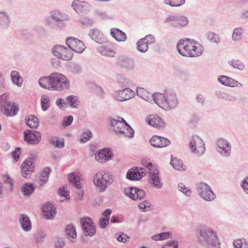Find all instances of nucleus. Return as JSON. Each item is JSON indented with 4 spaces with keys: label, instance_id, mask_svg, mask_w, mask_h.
Here are the masks:
<instances>
[{
    "label": "nucleus",
    "instance_id": "1",
    "mask_svg": "<svg viewBox=\"0 0 248 248\" xmlns=\"http://www.w3.org/2000/svg\"><path fill=\"white\" fill-rule=\"evenodd\" d=\"M38 83L41 87L49 91L61 92L70 89V83L68 78L60 73H54L49 76L41 78Z\"/></svg>",
    "mask_w": 248,
    "mask_h": 248
},
{
    "label": "nucleus",
    "instance_id": "2",
    "mask_svg": "<svg viewBox=\"0 0 248 248\" xmlns=\"http://www.w3.org/2000/svg\"><path fill=\"white\" fill-rule=\"evenodd\" d=\"M177 49L181 55L187 57H198L203 51V48L199 43L189 39L180 40Z\"/></svg>",
    "mask_w": 248,
    "mask_h": 248
},
{
    "label": "nucleus",
    "instance_id": "3",
    "mask_svg": "<svg viewBox=\"0 0 248 248\" xmlns=\"http://www.w3.org/2000/svg\"><path fill=\"white\" fill-rule=\"evenodd\" d=\"M155 103L164 110H169L178 106L179 100L174 91L167 90L164 93H155Z\"/></svg>",
    "mask_w": 248,
    "mask_h": 248
},
{
    "label": "nucleus",
    "instance_id": "4",
    "mask_svg": "<svg viewBox=\"0 0 248 248\" xmlns=\"http://www.w3.org/2000/svg\"><path fill=\"white\" fill-rule=\"evenodd\" d=\"M198 234L199 241L203 245H207L210 248L219 247L220 243L217 233L212 228L201 227Z\"/></svg>",
    "mask_w": 248,
    "mask_h": 248
},
{
    "label": "nucleus",
    "instance_id": "5",
    "mask_svg": "<svg viewBox=\"0 0 248 248\" xmlns=\"http://www.w3.org/2000/svg\"><path fill=\"white\" fill-rule=\"evenodd\" d=\"M113 175L110 172L105 170H101L97 172L93 179L94 185L99 188L100 192L105 191L108 186L113 182Z\"/></svg>",
    "mask_w": 248,
    "mask_h": 248
},
{
    "label": "nucleus",
    "instance_id": "6",
    "mask_svg": "<svg viewBox=\"0 0 248 248\" xmlns=\"http://www.w3.org/2000/svg\"><path fill=\"white\" fill-rule=\"evenodd\" d=\"M8 94L3 93L0 96V108L6 117H12L17 114L19 111L18 105L8 100Z\"/></svg>",
    "mask_w": 248,
    "mask_h": 248
},
{
    "label": "nucleus",
    "instance_id": "7",
    "mask_svg": "<svg viewBox=\"0 0 248 248\" xmlns=\"http://www.w3.org/2000/svg\"><path fill=\"white\" fill-rule=\"evenodd\" d=\"M189 149L193 154L201 156L205 151L204 142L199 136L193 135L190 140Z\"/></svg>",
    "mask_w": 248,
    "mask_h": 248
},
{
    "label": "nucleus",
    "instance_id": "8",
    "mask_svg": "<svg viewBox=\"0 0 248 248\" xmlns=\"http://www.w3.org/2000/svg\"><path fill=\"white\" fill-rule=\"evenodd\" d=\"M197 190L199 196L206 201H212L216 197L211 187L204 182H200L198 184Z\"/></svg>",
    "mask_w": 248,
    "mask_h": 248
},
{
    "label": "nucleus",
    "instance_id": "9",
    "mask_svg": "<svg viewBox=\"0 0 248 248\" xmlns=\"http://www.w3.org/2000/svg\"><path fill=\"white\" fill-rule=\"evenodd\" d=\"M53 55L62 60L70 61L74 56L73 51L63 46L56 45L52 49Z\"/></svg>",
    "mask_w": 248,
    "mask_h": 248
},
{
    "label": "nucleus",
    "instance_id": "10",
    "mask_svg": "<svg viewBox=\"0 0 248 248\" xmlns=\"http://www.w3.org/2000/svg\"><path fill=\"white\" fill-rule=\"evenodd\" d=\"M84 234L86 236H92L96 232L95 226L92 219L89 217L81 218L80 219Z\"/></svg>",
    "mask_w": 248,
    "mask_h": 248
},
{
    "label": "nucleus",
    "instance_id": "11",
    "mask_svg": "<svg viewBox=\"0 0 248 248\" xmlns=\"http://www.w3.org/2000/svg\"><path fill=\"white\" fill-rule=\"evenodd\" d=\"M66 44L73 51L78 53H82L86 48L84 44L81 41L71 36L67 37Z\"/></svg>",
    "mask_w": 248,
    "mask_h": 248
},
{
    "label": "nucleus",
    "instance_id": "12",
    "mask_svg": "<svg viewBox=\"0 0 248 248\" xmlns=\"http://www.w3.org/2000/svg\"><path fill=\"white\" fill-rule=\"evenodd\" d=\"M217 151L224 156H229L231 153V145L230 143L223 138L218 139L216 141Z\"/></svg>",
    "mask_w": 248,
    "mask_h": 248
},
{
    "label": "nucleus",
    "instance_id": "13",
    "mask_svg": "<svg viewBox=\"0 0 248 248\" xmlns=\"http://www.w3.org/2000/svg\"><path fill=\"white\" fill-rule=\"evenodd\" d=\"M24 139L29 144H37L41 140V133L37 131L27 130L24 132Z\"/></svg>",
    "mask_w": 248,
    "mask_h": 248
},
{
    "label": "nucleus",
    "instance_id": "14",
    "mask_svg": "<svg viewBox=\"0 0 248 248\" xmlns=\"http://www.w3.org/2000/svg\"><path fill=\"white\" fill-rule=\"evenodd\" d=\"M124 193L133 200H141L144 197L145 193L141 189L136 187H128L124 189Z\"/></svg>",
    "mask_w": 248,
    "mask_h": 248
},
{
    "label": "nucleus",
    "instance_id": "15",
    "mask_svg": "<svg viewBox=\"0 0 248 248\" xmlns=\"http://www.w3.org/2000/svg\"><path fill=\"white\" fill-rule=\"evenodd\" d=\"M34 168L32 158H28L22 164L21 171L24 178H29L31 176V173L33 171Z\"/></svg>",
    "mask_w": 248,
    "mask_h": 248
},
{
    "label": "nucleus",
    "instance_id": "16",
    "mask_svg": "<svg viewBox=\"0 0 248 248\" xmlns=\"http://www.w3.org/2000/svg\"><path fill=\"white\" fill-rule=\"evenodd\" d=\"M150 144L157 148H163L167 146L170 144V141L164 137L154 135L150 140Z\"/></svg>",
    "mask_w": 248,
    "mask_h": 248
},
{
    "label": "nucleus",
    "instance_id": "17",
    "mask_svg": "<svg viewBox=\"0 0 248 248\" xmlns=\"http://www.w3.org/2000/svg\"><path fill=\"white\" fill-rule=\"evenodd\" d=\"M113 155L110 150L109 148H106L96 153L95 155V157L99 162L104 163L111 159Z\"/></svg>",
    "mask_w": 248,
    "mask_h": 248
},
{
    "label": "nucleus",
    "instance_id": "18",
    "mask_svg": "<svg viewBox=\"0 0 248 248\" xmlns=\"http://www.w3.org/2000/svg\"><path fill=\"white\" fill-rule=\"evenodd\" d=\"M135 92L129 88L118 91L115 98L120 101L128 100L134 96Z\"/></svg>",
    "mask_w": 248,
    "mask_h": 248
},
{
    "label": "nucleus",
    "instance_id": "19",
    "mask_svg": "<svg viewBox=\"0 0 248 248\" xmlns=\"http://www.w3.org/2000/svg\"><path fill=\"white\" fill-rule=\"evenodd\" d=\"M218 81L222 85L230 87H237L241 88L242 84L237 80L226 76H219Z\"/></svg>",
    "mask_w": 248,
    "mask_h": 248
},
{
    "label": "nucleus",
    "instance_id": "20",
    "mask_svg": "<svg viewBox=\"0 0 248 248\" xmlns=\"http://www.w3.org/2000/svg\"><path fill=\"white\" fill-rule=\"evenodd\" d=\"M72 6L76 12L79 14L89 11L90 5L86 2L76 0L72 3Z\"/></svg>",
    "mask_w": 248,
    "mask_h": 248
},
{
    "label": "nucleus",
    "instance_id": "21",
    "mask_svg": "<svg viewBox=\"0 0 248 248\" xmlns=\"http://www.w3.org/2000/svg\"><path fill=\"white\" fill-rule=\"evenodd\" d=\"M147 121L149 124L158 129L163 128L165 126L164 121L156 115H149Z\"/></svg>",
    "mask_w": 248,
    "mask_h": 248
},
{
    "label": "nucleus",
    "instance_id": "22",
    "mask_svg": "<svg viewBox=\"0 0 248 248\" xmlns=\"http://www.w3.org/2000/svg\"><path fill=\"white\" fill-rule=\"evenodd\" d=\"M119 120L113 118L109 119V124L113 127V130L115 132L121 134L123 127L126 124V121L122 118L119 117Z\"/></svg>",
    "mask_w": 248,
    "mask_h": 248
},
{
    "label": "nucleus",
    "instance_id": "23",
    "mask_svg": "<svg viewBox=\"0 0 248 248\" xmlns=\"http://www.w3.org/2000/svg\"><path fill=\"white\" fill-rule=\"evenodd\" d=\"M136 93L137 95L143 100L150 102L153 100L155 102V93L154 94L150 93L141 87H137Z\"/></svg>",
    "mask_w": 248,
    "mask_h": 248
},
{
    "label": "nucleus",
    "instance_id": "24",
    "mask_svg": "<svg viewBox=\"0 0 248 248\" xmlns=\"http://www.w3.org/2000/svg\"><path fill=\"white\" fill-rule=\"evenodd\" d=\"M97 50L98 53L106 57H114L116 53L115 47L111 45L101 46Z\"/></svg>",
    "mask_w": 248,
    "mask_h": 248
},
{
    "label": "nucleus",
    "instance_id": "25",
    "mask_svg": "<svg viewBox=\"0 0 248 248\" xmlns=\"http://www.w3.org/2000/svg\"><path fill=\"white\" fill-rule=\"evenodd\" d=\"M150 183L153 185L154 187L157 189H160L163 186V183L161 182L159 176V171L157 169H155L153 173L150 174Z\"/></svg>",
    "mask_w": 248,
    "mask_h": 248
},
{
    "label": "nucleus",
    "instance_id": "26",
    "mask_svg": "<svg viewBox=\"0 0 248 248\" xmlns=\"http://www.w3.org/2000/svg\"><path fill=\"white\" fill-rule=\"evenodd\" d=\"M56 208L52 203L47 202L43 207L42 211L47 219H52L56 214Z\"/></svg>",
    "mask_w": 248,
    "mask_h": 248
},
{
    "label": "nucleus",
    "instance_id": "27",
    "mask_svg": "<svg viewBox=\"0 0 248 248\" xmlns=\"http://www.w3.org/2000/svg\"><path fill=\"white\" fill-rule=\"evenodd\" d=\"M19 222L24 231L28 232L31 230V221L27 215L25 214H21L20 217L19 218Z\"/></svg>",
    "mask_w": 248,
    "mask_h": 248
},
{
    "label": "nucleus",
    "instance_id": "28",
    "mask_svg": "<svg viewBox=\"0 0 248 248\" xmlns=\"http://www.w3.org/2000/svg\"><path fill=\"white\" fill-rule=\"evenodd\" d=\"M110 35L116 40L119 42L124 41L126 39L125 33L117 28L111 29L110 30Z\"/></svg>",
    "mask_w": 248,
    "mask_h": 248
},
{
    "label": "nucleus",
    "instance_id": "29",
    "mask_svg": "<svg viewBox=\"0 0 248 248\" xmlns=\"http://www.w3.org/2000/svg\"><path fill=\"white\" fill-rule=\"evenodd\" d=\"M67 70L73 74H78L82 72L83 68L78 63H66Z\"/></svg>",
    "mask_w": 248,
    "mask_h": 248
},
{
    "label": "nucleus",
    "instance_id": "30",
    "mask_svg": "<svg viewBox=\"0 0 248 248\" xmlns=\"http://www.w3.org/2000/svg\"><path fill=\"white\" fill-rule=\"evenodd\" d=\"M35 187L33 184L27 183L24 184L21 187V190L22 194L27 197H29L35 190Z\"/></svg>",
    "mask_w": 248,
    "mask_h": 248
},
{
    "label": "nucleus",
    "instance_id": "31",
    "mask_svg": "<svg viewBox=\"0 0 248 248\" xmlns=\"http://www.w3.org/2000/svg\"><path fill=\"white\" fill-rule=\"evenodd\" d=\"M26 123L31 128H37L39 125L38 119L34 115H29L26 119Z\"/></svg>",
    "mask_w": 248,
    "mask_h": 248
},
{
    "label": "nucleus",
    "instance_id": "32",
    "mask_svg": "<svg viewBox=\"0 0 248 248\" xmlns=\"http://www.w3.org/2000/svg\"><path fill=\"white\" fill-rule=\"evenodd\" d=\"M92 38L99 43H102L104 41V36L102 32L97 29H94L91 33Z\"/></svg>",
    "mask_w": 248,
    "mask_h": 248
},
{
    "label": "nucleus",
    "instance_id": "33",
    "mask_svg": "<svg viewBox=\"0 0 248 248\" xmlns=\"http://www.w3.org/2000/svg\"><path fill=\"white\" fill-rule=\"evenodd\" d=\"M171 156H172L171 155ZM170 164L173 168L178 170H185L186 169V166H184L182 160L177 159L176 158H173L171 157V159Z\"/></svg>",
    "mask_w": 248,
    "mask_h": 248
},
{
    "label": "nucleus",
    "instance_id": "34",
    "mask_svg": "<svg viewBox=\"0 0 248 248\" xmlns=\"http://www.w3.org/2000/svg\"><path fill=\"white\" fill-rule=\"evenodd\" d=\"M68 180L71 184L77 189H80L82 187L81 184L79 180V177L74 173L68 175Z\"/></svg>",
    "mask_w": 248,
    "mask_h": 248
},
{
    "label": "nucleus",
    "instance_id": "35",
    "mask_svg": "<svg viewBox=\"0 0 248 248\" xmlns=\"http://www.w3.org/2000/svg\"><path fill=\"white\" fill-rule=\"evenodd\" d=\"M11 76L13 84L16 85L18 87H21L23 83V79L19 73L16 71H12Z\"/></svg>",
    "mask_w": 248,
    "mask_h": 248
},
{
    "label": "nucleus",
    "instance_id": "36",
    "mask_svg": "<svg viewBox=\"0 0 248 248\" xmlns=\"http://www.w3.org/2000/svg\"><path fill=\"white\" fill-rule=\"evenodd\" d=\"M215 94L218 98H221L228 101L234 102L237 100L236 97L229 95L220 91H216Z\"/></svg>",
    "mask_w": 248,
    "mask_h": 248
},
{
    "label": "nucleus",
    "instance_id": "37",
    "mask_svg": "<svg viewBox=\"0 0 248 248\" xmlns=\"http://www.w3.org/2000/svg\"><path fill=\"white\" fill-rule=\"evenodd\" d=\"M51 169L49 167H46L44 169L43 171L41 173L40 176V185H44L48 181Z\"/></svg>",
    "mask_w": 248,
    "mask_h": 248
},
{
    "label": "nucleus",
    "instance_id": "38",
    "mask_svg": "<svg viewBox=\"0 0 248 248\" xmlns=\"http://www.w3.org/2000/svg\"><path fill=\"white\" fill-rule=\"evenodd\" d=\"M138 170L136 167L135 168H132L130 169L126 173V178L130 180H140V176H139Z\"/></svg>",
    "mask_w": 248,
    "mask_h": 248
},
{
    "label": "nucleus",
    "instance_id": "39",
    "mask_svg": "<svg viewBox=\"0 0 248 248\" xmlns=\"http://www.w3.org/2000/svg\"><path fill=\"white\" fill-rule=\"evenodd\" d=\"M67 104L72 108H78L79 105V101L77 96L71 95L67 97Z\"/></svg>",
    "mask_w": 248,
    "mask_h": 248
},
{
    "label": "nucleus",
    "instance_id": "40",
    "mask_svg": "<svg viewBox=\"0 0 248 248\" xmlns=\"http://www.w3.org/2000/svg\"><path fill=\"white\" fill-rule=\"evenodd\" d=\"M66 235L69 238L75 239L77 238V233L76 232V228L74 225L70 224L67 225L65 229Z\"/></svg>",
    "mask_w": 248,
    "mask_h": 248
},
{
    "label": "nucleus",
    "instance_id": "41",
    "mask_svg": "<svg viewBox=\"0 0 248 248\" xmlns=\"http://www.w3.org/2000/svg\"><path fill=\"white\" fill-rule=\"evenodd\" d=\"M121 134L129 138H133L134 134V130L126 122L125 124Z\"/></svg>",
    "mask_w": 248,
    "mask_h": 248
},
{
    "label": "nucleus",
    "instance_id": "42",
    "mask_svg": "<svg viewBox=\"0 0 248 248\" xmlns=\"http://www.w3.org/2000/svg\"><path fill=\"white\" fill-rule=\"evenodd\" d=\"M233 245L234 248H248V243L244 238L234 240Z\"/></svg>",
    "mask_w": 248,
    "mask_h": 248
},
{
    "label": "nucleus",
    "instance_id": "43",
    "mask_svg": "<svg viewBox=\"0 0 248 248\" xmlns=\"http://www.w3.org/2000/svg\"><path fill=\"white\" fill-rule=\"evenodd\" d=\"M137 48L140 52H146L148 49V44L145 40L143 38L140 39L138 41L137 43Z\"/></svg>",
    "mask_w": 248,
    "mask_h": 248
},
{
    "label": "nucleus",
    "instance_id": "44",
    "mask_svg": "<svg viewBox=\"0 0 248 248\" xmlns=\"http://www.w3.org/2000/svg\"><path fill=\"white\" fill-rule=\"evenodd\" d=\"M188 24V20L186 16L178 17L176 23H172V25L175 27L185 26Z\"/></svg>",
    "mask_w": 248,
    "mask_h": 248
},
{
    "label": "nucleus",
    "instance_id": "45",
    "mask_svg": "<svg viewBox=\"0 0 248 248\" xmlns=\"http://www.w3.org/2000/svg\"><path fill=\"white\" fill-rule=\"evenodd\" d=\"M185 2V0H164L165 3L174 7L180 6L183 5Z\"/></svg>",
    "mask_w": 248,
    "mask_h": 248
},
{
    "label": "nucleus",
    "instance_id": "46",
    "mask_svg": "<svg viewBox=\"0 0 248 248\" xmlns=\"http://www.w3.org/2000/svg\"><path fill=\"white\" fill-rule=\"evenodd\" d=\"M243 30L241 28H236L233 30L232 34V39L234 41H239L242 37Z\"/></svg>",
    "mask_w": 248,
    "mask_h": 248
},
{
    "label": "nucleus",
    "instance_id": "47",
    "mask_svg": "<svg viewBox=\"0 0 248 248\" xmlns=\"http://www.w3.org/2000/svg\"><path fill=\"white\" fill-rule=\"evenodd\" d=\"M178 188L179 191L187 197L190 196L191 192L190 189L186 186L183 183H180L178 185Z\"/></svg>",
    "mask_w": 248,
    "mask_h": 248
},
{
    "label": "nucleus",
    "instance_id": "48",
    "mask_svg": "<svg viewBox=\"0 0 248 248\" xmlns=\"http://www.w3.org/2000/svg\"><path fill=\"white\" fill-rule=\"evenodd\" d=\"M118 66L122 68L123 71H128L134 67L133 63H118Z\"/></svg>",
    "mask_w": 248,
    "mask_h": 248
},
{
    "label": "nucleus",
    "instance_id": "49",
    "mask_svg": "<svg viewBox=\"0 0 248 248\" xmlns=\"http://www.w3.org/2000/svg\"><path fill=\"white\" fill-rule=\"evenodd\" d=\"M56 138H51L50 139V142L52 144L55 145L56 147L59 148H62L64 146V143L63 141L59 140H55Z\"/></svg>",
    "mask_w": 248,
    "mask_h": 248
},
{
    "label": "nucleus",
    "instance_id": "50",
    "mask_svg": "<svg viewBox=\"0 0 248 248\" xmlns=\"http://www.w3.org/2000/svg\"><path fill=\"white\" fill-rule=\"evenodd\" d=\"M142 165L145 166L148 170V173L150 174L153 173L155 169H156L153 166L152 163L151 162H147L146 160H143L142 161Z\"/></svg>",
    "mask_w": 248,
    "mask_h": 248
},
{
    "label": "nucleus",
    "instance_id": "51",
    "mask_svg": "<svg viewBox=\"0 0 248 248\" xmlns=\"http://www.w3.org/2000/svg\"><path fill=\"white\" fill-rule=\"evenodd\" d=\"M55 248H62L65 245V242L63 238L57 237L54 242Z\"/></svg>",
    "mask_w": 248,
    "mask_h": 248
},
{
    "label": "nucleus",
    "instance_id": "52",
    "mask_svg": "<svg viewBox=\"0 0 248 248\" xmlns=\"http://www.w3.org/2000/svg\"><path fill=\"white\" fill-rule=\"evenodd\" d=\"M49 100L46 97H42L41 99V104L43 110L46 111L47 109L49 106Z\"/></svg>",
    "mask_w": 248,
    "mask_h": 248
},
{
    "label": "nucleus",
    "instance_id": "53",
    "mask_svg": "<svg viewBox=\"0 0 248 248\" xmlns=\"http://www.w3.org/2000/svg\"><path fill=\"white\" fill-rule=\"evenodd\" d=\"M92 136V133L89 130H87L82 134L80 140L81 142H86L89 140Z\"/></svg>",
    "mask_w": 248,
    "mask_h": 248
},
{
    "label": "nucleus",
    "instance_id": "54",
    "mask_svg": "<svg viewBox=\"0 0 248 248\" xmlns=\"http://www.w3.org/2000/svg\"><path fill=\"white\" fill-rule=\"evenodd\" d=\"M207 38L208 40L213 43H218L219 41L218 36L214 32H209L207 35Z\"/></svg>",
    "mask_w": 248,
    "mask_h": 248
},
{
    "label": "nucleus",
    "instance_id": "55",
    "mask_svg": "<svg viewBox=\"0 0 248 248\" xmlns=\"http://www.w3.org/2000/svg\"><path fill=\"white\" fill-rule=\"evenodd\" d=\"M178 242L177 241H170L167 242V243L162 247V248H177Z\"/></svg>",
    "mask_w": 248,
    "mask_h": 248
},
{
    "label": "nucleus",
    "instance_id": "56",
    "mask_svg": "<svg viewBox=\"0 0 248 248\" xmlns=\"http://www.w3.org/2000/svg\"><path fill=\"white\" fill-rule=\"evenodd\" d=\"M57 105L61 108L64 109L67 107V104L62 98H60L56 100Z\"/></svg>",
    "mask_w": 248,
    "mask_h": 248
},
{
    "label": "nucleus",
    "instance_id": "57",
    "mask_svg": "<svg viewBox=\"0 0 248 248\" xmlns=\"http://www.w3.org/2000/svg\"><path fill=\"white\" fill-rule=\"evenodd\" d=\"M52 17L58 21L63 20V18L61 13L58 11H53L51 12Z\"/></svg>",
    "mask_w": 248,
    "mask_h": 248
},
{
    "label": "nucleus",
    "instance_id": "58",
    "mask_svg": "<svg viewBox=\"0 0 248 248\" xmlns=\"http://www.w3.org/2000/svg\"><path fill=\"white\" fill-rule=\"evenodd\" d=\"M196 100L197 103L201 104L202 106H203L205 102V97L203 94L198 93L196 95Z\"/></svg>",
    "mask_w": 248,
    "mask_h": 248
},
{
    "label": "nucleus",
    "instance_id": "59",
    "mask_svg": "<svg viewBox=\"0 0 248 248\" xmlns=\"http://www.w3.org/2000/svg\"><path fill=\"white\" fill-rule=\"evenodd\" d=\"M73 121V117L72 115H69L68 116L65 117L63 118L62 122V125L65 126H67L71 124L72 122Z\"/></svg>",
    "mask_w": 248,
    "mask_h": 248
},
{
    "label": "nucleus",
    "instance_id": "60",
    "mask_svg": "<svg viewBox=\"0 0 248 248\" xmlns=\"http://www.w3.org/2000/svg\"><path fill=\"white\" fill-rule=\"evenodd\" d=\"M21 151V149L20 148L17 147L15 149V151L12 152V155L15 160V161H17L19 160Z\"/></svg>",
    "mask_w": 248,
    "mask_h": 248
},
{
    "label": "nucleus",
    "instance_id": "61",
    "mask_svg": "<svg viewBox=\"0 0 248 248\" xmlns=\"http://www.w3.org/2000/svg\"><path fill=\"white\" fill-rule=\"evenodd\" d=\"M9 22V18L4 13L0 12V24L2 25Z\"/></svg>",
    "mask_w": 248,
    "mask_h": 248
},
{
    "label": "nucleus",
    "instance_id": "62",
    "mask_svg": "<svg viewBox=\"0 0 248 248\" xmlns=\"http://www.w3.org/2000/svg\"><path fill=\"white\" fill-rule=\"evenodd\" d=\"M241 187L246 193L248 194V176L245 177L242 181Z\"/></svg>",
    "mask_w": 248,
    "mask_h": 248
},
{
    "label": "nucleus",
    "instance_id": "63",
    "mask_svg": "<svg viewBox=\"0 0 248 248\" xmlns=\"http://www.w3.org/2000/svg\"><path fill=\"white\" fill-rule=\"evenodd\" d=\"M116 239L119 242L125 243L129 239V237L126 234L122 233V234H119L116 237Z\"/></svg>",
    "mask_w": 248,
    "mask_h": 248
},
{
    "label": "nucleus",
    "instance_id": "64",
    "mask_svg": "<svg viewBox=\"0 0 248 248\" xmlns=\"http://www.w3.org/2000/svg\"><path fill=\"white\" fill-rule=\"evenodd\" d=\"M58 194L61 197L65 198L66 199H67V197L69 196L65 190V186H63L62 187L59 188Z\"/></svg>",
    "mask_w": 248,
    "mask_h": 248
}]
</instances>
